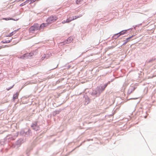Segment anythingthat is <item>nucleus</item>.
Listing matches in <instances>:
<instances>
[{
    "label": "nucleus",
    "mask_w": 156,
    "mask_h": 156,
    "mask_svg": "<svg viewBox=\"0 0 156 156\" xmlns=\"http://www.w3.org/2000/svg\"><path fill=\"white\" fill-rule=\"evenodd\" d=\"M125 32H123L122 31L119 34H119V36L121 35H122V34H123L124 33H125Z\"/></svg>",
    "instance_id": "nucleus-13"
},
{
    "label": "nucleus",
    "mask_w": 156,
    "mask_h": 156,
    "mask_svg": "<svg viewBox=\"0 0 156 156\" xmlns=\"http://www.w3.org/2000/svg\"><path fill=\"white\" fill-rule=\"evenodd\" d=\"M39 30V25L38 24H34L33 26H31L29 29V32L34 33L36 30Z\"/></svg>",
    "instance_id": "nucleus-1"
},
{
    "label": "nucleus",
    "mask_w": 156,
    "mask_h": 156,
    "mask_svg": "<svg viewBox=\"0 0 156 156\" xmlns=\"http://www.w3.org/2000/svg\"><path fill=\"white\" fill-rule=\"evenodd\" d=\"M79 16H75V17H73V19H72L71 20H70L69 18H68L66 21L64 20L62 22V24H64L66 23H69L72 20H75L77 18H79Z\"/></svg>",
    "instance_id": "nucleus-3"
},
{
    "label": "nucleus",
    "mask_w": 156,
    "mask_h": 156,
    "mask_svg": "<svg viewBox=\"0 0 156 156\" xmlns=\"http://www.w3.org/2000/svg\"><path fill=\"white\" fill-rule=\"evenodd\" d=\"M48 25V24L47 23H42L40 26L39 25V30L43 29L45 27L47 26Z\"/></svg>",
    "instance_id": "nucleus-5"
},
{
    "label": "nucleus",
    "mask_w": 156,
    "mask_h": 156,
    "mask_svg": "<svg viewBox=\"0 0 156 156\" xmlns=\"http://www.w3.org/2000/svg\"><path fill=\"white\" fill-rule=\"evenodd\" d=\"M33 53H27L24 54L23 55L20 57H19V58L22 59H24L25 58L27 57V58H30V57L31 56L33 55Z\"/></svg>",
    "instance_id": "nucleus-4"
},
{
    "label": "nucleus",
    "mask_w": 156,
    "mask_h": 156,
    "mask_svg": "<svg viewBox=\"0 0 156 156\" xmlns=\"http://www.w3.org/2000/svg\"><path fill=\"white\" fill-rule=\"evenodd\" d=\"M32 0H27L25 2H24L23 3L21 4L20 5V6H22L23 5H26V4L28 3L29 2L31 1Z\"/></svg>",
    "instance_id": "nucleus-7"
},
{
    "label": "nucleus",
    "mask_w": 156,
    "mask_h": 156,
    "mask_svg": "<svg viewBox=\"0 0 156 156\" xmlns=\"http://www.w3.org/2000/svg\"><path fill=\"white\" fill-rule=\"evenodd\" d=\"M24 0H19V1H24Z\"/></svg>",
    "instance_id": "nucleus-18"
},
{
    "label": "nucleus",
    "mask_w": 156,
    "mask_h": 156,
    "mask_svg": "<svg viewBox=\"0 0 156 156\" xmlns=\"http://www.w3.org/2000/svg\"><path fill=\"white\" fill-rule=\"evenodd\" d=\"M17 31H18V30L14 31H13L11 33H10L8 36L9 37H11L13 34H15Z\"/></svg>",
    "instance_id": "nucleus-9"
},
{
    "label": "nucleus",
    "mask_w": 156,
    "mask_h": 156,
    "mask_svg": "<svg viewBox=\"0 0 156 156\" xmlns=\"http://www.w3.org/2000/svg\"><path fill=\"white\" fill-rule=\"evenodd\" d=\"M34 0V1H35L36 0Z\"/></svg>",
    "instance_id": "nucleus-20"
},
{
    "label": "nucleus",
    "mask_w": 156,
    "mask_h": 156,
    "mask_svg": "<svg viewBox=\"0 0 156 156\" xmlns=\"http://www.w3.org/2000/svg\"><path fill=\"white\" fill-rule=\"evenodd\" d=\"M13 86H14V85H13L12 87H11L10 88H8H8L6 89V90H9L10 89H11V88H12L13 87Z\"/></svg>",
    "instance_id": "nucleus-15"
},
{
    "label": "nucleus",
    "mask_w": 156,
    "mask_h": 156,
    "mask_svg": "<svg viewBox=\"0 0 156 156\" xmlns=\"http://www.w3.org/2000/svg\"><path fill=\"white\" fill-rule=\"evenodd\" d=\"M3 20H14L13 19L10 18H3L2 19Z\"/></svg>",
    "instance_id": "nucleus-10"
},
{
    "label": "nucleus",
    "mask_w": 156,
    "mask_h": 156,
    "mask_svg": "<svg viewBox=\"0 0 156 156\" xmlns=\"http://www.w3.org/2000/svg\"><path fill=\"white\" fill-rule=\"evenodd\" d=\"M35 126L34 125H33V126H32V127H33V126Z\"/></svg>",
    "instance_id": "nucleus-19"
},
{
    "label": "nucleus",
    "mask_w": 156,
    "mask_h": 156,
    "mask_svg": "<svg viewBox=\"0 0 156 156\" xmlns=\"http://www.w3.org/2000/svg\"><path fill=\"white\" fill-rule=\"evenodd\" d=\"M2 48L1 47H0V49H1Z\"/></svg>",
    "instance_id": "nucleus-21"
},
{
    "label": "nucleus",
    "mask_w": 156,
    "mask_h": 156,
    "mask_svg": "<svg viewBox=\"0 0 156 156\" xmlns=\"http://www.w3.org/2000/svg\"><path fill=\"white\" fill-rule=\"evenodd\" d=\"M133 36H131L127 38L126 39V42H125V43L124 44H126L127 42H129V39L132 37Z\"/></svg>",
    "instance_id": "nucleus-11"
},
{
    "label": "nucleus",
    "mask_w": 156,
    "mask_h": 156,
    "mask_svg": "<svg viewBox=\"0 0 156 156\" xmlns=\"http://www.w3.org/2000/svg\"><path fill=\"white\" fill-rule=\"evenodd\" d=\"M19 94L18 92H16V94H14L13 96V99L14 100H15L18 98Z\"/></svg>",
    "instance_id": "nucleus-6"
},
{
    "label": "nucleus",
    "mask_w": 156,
    "mask_h": 156,
    "mask_svg": "<svg viewBox=\"0 0 156 156\" xmlns=\"http://www.w3.org/2000/svg\"><path fill=\"white\" fill-rule=\"evenodd\" d=\"M83 0H76V3L77 4H79L80 3V2Z\"/></svg>",
    "instance_id": "nucleus-12"
},
{
    "label": "nucleus",
    "mask_w": 156,
    "mask_h": 156,
    "mask_svg": "<svg viewBox=\"0 0 156 156\" xmlns=\"http://www.w3.org/2000/svg\"><path fill=\"white\" fill-rule=\"evenodd\" d=\"M10 42V41L9 40H7V41H5V43H9Z\"/></svg>",
    "instance_id": "nucleus-14"
},
{
    "label": "nucleus",
    "mask_w": 156,
    "mask_h": 156,
    "mask_svg": "<svg viewBox=\"0 0 156 156\" xmlns=\"http://www.w3.org/2000/svg\"><path fill=\"white\" fill-rule=\"evenodd\" d=\"M75 16H74V17H75ZM73 17H71H71H69V19H70V20H71L72 19H73Z\"/></svg>",
    "instance_id": "nucleus-17"
},
{
    "label": "nucleus",
    "mask_w": 156,
    "mask_h": 156,
    "mask_svg": "<svg viewBox=\"0 0 156 156\" xmlns=\"http://www.w3.org/2000/svg\"><path fill=\"white\" fill-rule=\"evenodd\" d=\"M73 39L71 37H69L67 40L68 43H69L71 42Z\"/></svg>",
    "instance_id": "nucleus-8"
},
{
    "label": "nucleus",
    "mask_w": 156,
    "mask_h": 156,
    "mask_svg": "<svg viewBox=\"0 0 156 156\" xmlns=\"http://www.w3.org/2000/svg\"><path fill=\"white\" fill-rule=\"evenodd\" d=\"M58 19L57 16H51L49 17L47 20V23H48V25L49 24L51 23L54 22Z\"/></svg>",
    "instance_id": "nucleus-2"
},
{
    "label": "nucleus",
    "mask_w": 156,
    "mask_h": 156,
    "mask_svg": "<svg viewBox=\"0 0 156 156\" xmlns=\"http://www.w3.org/2000/svg\"><path fill=\"white\" fill-rule=\"evenodd\" d=\"M106 86H107V85H105V86H104V88L102 90H104V89H105V88L106 87Z\"/></svg>",
    "instance_id": "nucleus-16"
},
{
    "label": "nucleus",
    "mask_w": 156,
    "mask_h": 156,
    "mask_svg": "<svg viewBox=\"0 0 156 156\" xmlns=\"http://www.w3.org/2000/svg\"><path fill=\"white\" fill-rule=\"evenodd\" d=\"M0 56H2V55H0Z\"/></svg>",
    "instance_id": "nucleus-22"
}]
</instances>
